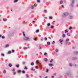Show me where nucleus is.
<instances>
[{
    "mask_svg": "<svg viewBox=\"0 0 78 78\" xmlns=\"http://www.w3.org/2000/svg\"><path fill=\"white\" fill-rule=\"evenodd\" d=\"M69 14L68 12H66V13H65L62 15V17H66V16H67L68 15H69Z\"/></svg>",
    "mask_w": 78,
    "mask_h": 78,
    "instance_id": "1",
    "label": "nucleus"
},
{
    "mask_svg": "<svg viewBox=\"0 0 78 78\" xmlns=\"http://www.w3.org/2000/svg\"><path fill=\"white\" fill-rule=\"evenodd\" d=\"M23 39L25 41H30V38H29V37H24L23 38Z\"/></svg>",
    "mask_w": 78,
    "mask_h": 78,
    "instance_id": "2",
    "label": "nucleus"
},
{
    "mask_svg": "<svg viewBox=\"0 0 78 78\" xmlns=\"http://www.w3.org/2000/svg\"><path fill=\"white\" fill-rule=\"evenodd\" d=\"M75 2V0H73L72 2V3L71 4V6L73 7V3Z\"/></svg>",
    "mask_w": 78,
    "mask_h": 78,
    "instance_id": "3",
    "label": "nucleus"
},
{
    "mask_svg": "<svg viewBox=\"0 0 78 78\" xmlns=\"http://www.w3.org/2000/svg\"><path fill=\"white\" fill-rule=\"evenodd\" d=\"M59 41L60 42V43H62V42H63V40H62L60 39L59 40Z\"/></svg>",
    "mask_w": 78,
    "mask_h": 78,
    "instance_id": "4",
    "label": "nucleus"
},
{
    "mask_svg": "<svg viewBox=\"0 0 78 78\" xmlns=\"http://www.w3.org/2000/svg\"><path fill=\"white\" fill-rule=\"evenodd\" d=\"M74 53L75 55H77V54L78 53V52L76 51H75L74 52Z\"/></svg>",
    "mask_w": 78,
    "mask_h": 78,
    "instance_id": "5",
    "label": "nucleus"
},
{
    "mask_svg": "<svg viewBox=\"0 0 78 78\" xmlns=\"http://www.w3.org/2000/svg\"><path fill=\"white\" fill-rule=\"evenodd\" d=\"M10 53H11V51H8V52L7 53V54H10Z\"/></svg>",
    "mask_w": 78,
    "mask_h": 78,
    "instance_id": "6",
    "label": "nucleus"
},
{
    "mask_svg": "<svg viewBox=\"0 0 78 78\" xmlns=\"http://www.w3.org/2000/svg\"><path fill=\"white\" fill-rule=\"evenodd\" d=\"M76 59H77L76 57H73V60H76Z\"/></svg>",
    "mask_w": 78,
    "mask_h": 78,
    "instance_id": "7",
    "label": "nucleus"
},
{
    "mask_svg": "<svg viewBox=\"0 0 78 78\" xmlns=\"http://www.w3.org/2000/svg\"><path fill=\"white\" fill-rule=\"evenodd\" d=\"M44 61L45 62H47V61H48V59L47 58H45L44 59Z\"/></svg>",
    "mask_w": 78,
    "mask_h": 78,
    "instance_id": "8",
    "label": "nucleus"
},
{
    "mask_svg": "<svg viewBox=\"0 0 78 78\" xmlns=\"http://www.w3.org/2000/svg\"><path fill=\"white\" fill-rule=\"evenodd\" d=\"M53 64H49V66H50V67H52V66H53Z\"/></svg>",
    "mask_w": 78,
    "mask_h": 78,
    "instance_id": "9",
    "label": "nucleus"
},
{
    "mask_svg": "<svg viewBox=\"0 0 78 78\" xmlns=\"http://www.w3.org/2000/svg\"><path fill=\"white\" fill-rule=\"evenodd\" d=\"M69 19H73V16H69Z\"/></svg>",
    "mask_w": 78,
    "mask_h": 78,
    "instance_id": "10",
    "label": "nucleus"
},
{
    "mask_svg": "<svg viewBox=\"0 0 78 78\" xmlns=\"http://www.w3.org/2000/svg\"><path fill=\"white\" fill-rule=\"evenodd\" d=\"M36 62L37 64H39V60H37L36 61Z\"/></svg>",
    "mask_w": 78,
    "mask_h": 78,
    "instance_id": "11",
    "label": "nucleus"
},
{
    "mask_svg": "<svg viewBox=\"0 0 78 78\" xmlns=\"http://www.w3.org/2000/svg\"><path fill=\"white\" fill-rule=\"evenodd\" d=\"M47 45H50V42H48L47 43Z\"/></svg>",
    "mask_w": 78,
    "mask_h": 78,
    "instance_id": "12",
    "label": "nucleus"
},
{
    "mask_svg": "<svg viewBox=\"0 0 78 78\" xmlns=\"http://www.w3.org/2000/svg\"><path fill=\"white\" fill-rule=\"evenodd\" d=\"M22 73H23L24 74L25 73V71L24 70H23L22 71Z\"/></svg>",
    "mask_w": 78,
    "mask_h": 78,
    "instance_id": "13",
    "label": "nucleus"
},
{
    "mask_svg": "<svg viewBox=\"0 0 78 78\" xmlns=\"http://www.w3.org/2000/svg\"><path fill=\"white\" fill-rule=\"evenodd\" d=\"M34 41H37V37L35 38H34Z\"/></svg>",
    "mask_w": 78,
    "mask_h": 78,
    "instance_id": "14",
    "label": "nucleus"
},
{
    "mask_svg": "<svg viewBox=\"0 0 78 78\" xmlns=\"http://www.w3.org/2000/svg\"><path fill=\"white\" fill-rule=\"evenodd\" d=\"M9 67H12V65L11 64H9Z\"/></svg>",
    "mask_w": 78,
    "mask_h": 78,
    "instance_id": "15",
    "label": "nucleus"
},
{
    "mask_svg": "<svg viewBox=\"0 0 78 78\" xmlns=\"http://www.w3.org/2000/svg\"><path fill=\"white\" fill-rule=\"evenodd\" d=\"M65 36H66V35H65L64 34H63L62 35V37H65Z\"/></svg>",
    "mask_w": 78,
    "mask_h": 78,
    "instance_id": "16",
    "label": "nucleus"
},
{
    "mask_svg": "<svg viewBox=\"0 0 78 78\" xmlns=\"http://www.w3.org/2000/svg\"><path fill=\"white\" fill-rule=\"evenodd\" d=\"M63 2L62 1H61L60 2V4H62V3H63Z\"/></svg>",
    "mask_w": 78,
    "mask_h": 78,
    "instance_id": "17",
    "label": "nucleus"
},
{
    "mask_svg": "<svg viewBox=\"0 0 78 78\" xmlns=\"http://www.w3.org/2000/svg\"><path fill=\"white\" fill-rule=\"evenodd\" d=\"M34 5H33V6H31V9H34Z\"/></svg>",
    "mask_w": 78,
    "mask_h": 78,
    "instance_id": "18",
    "label": "nucleus"
},
{
    "mask_svg": "<svg viewBox=\"0 0 78 78\" xmlns=\"http://www.w3.org/2000/svg\"><path fill=\"white\" fill-rule=\"evenodd\" d=\"M50 62H51V63L53 62V59H51V60L50 61Z\"/></svg>",
    "mask_w": 78,
    "mask_h": 78,
    "instance_id": "19",
    "label": "nucleus"
},
{
    "mask_svg": "<svg viewBox=\"0 0 78 78\" xmlns=\"http://www.w3.org/2000/svg\"><path fill=\"white\" fill-rule=\"evenodd\" d=\"M2 39H5V36H3L2 37Z\"/></svg>",
    "mask_w": 78,
    "mask_h": 78,
    "instance_id": "20",
    "label": "nucleus"
},
{
    "mask_svg": "<svg viewBox=\"0 0 78 78\" xmlns=\"http://www.w3.org/2000/svg\"><path fill=\"white\" fill-rule=\"evenodd\" d=\"M9 47V44H6L5 46V47Z\"/></svg>",
    "mask_w": 78,
    "mask_h": 78,
    "instance_id": "21",
    "label": "nucleus"
},
{
    "mask_svg": "<svg viewBox=\"0 0 78 78\" xmlns=\"http://www.w3.org/2000/svg\"><path fill=\"white\" fill-rule=\"evenodd\" d=\"M16 66L17 67L19 68V65H17Z\"/></svg>",
    "mask_w": 78,
    "mask_h": 78,
    "instance_id": "22",
    "label": "nucleus"
},
{
    "mask_svg": "<svg viewBox=\"0 0 78 78\" xmlns=\"http://www.w3.org/2000/svg\"><path fill=\"white\" fill-rule=\"evenodd\" d=\"M1 55V56H5V55L3 53H2Z\"/></svg>",
    "mask_w": 78,
    "mask_h": 78,
    "instance_id": "23",
    "label": "nucleus"
},
{
    "mask_svg": "<svg viewBox=\"0 0 78 78\" xmlns=\"http://www.w3.org/2000/svg\"><path fill=\"white\" fill-rule=\"evenodd\" d=\"M24 69H26V70H27V69H28V68H27V67L25 66L24 68Z\"/></svg>",
    "mask_w": 78,
    "mask_h": 78,
    "instance_id": "24",
    "label": "nucleus"
},
{
    "mask_svg": "<svg viewBox=\"0 0 78 78\" xmlns=\"http://www.w3.org/2000/svg\"><path fill=\"white\" fill-rule=\"evenodd\" d=\"M47 25L48 26V27H49V26L50 25V23H48L47 24Z\"/></svg>",
    "mask_w": 78,
    "mask_h": 78,
    "instance_id": "25",
    "label": "nucleus"
},
{
    "mask_svg": "<svg viewBox=\"0 0 78 78\" xmlns=\"http://www.w3.org/2000/svg\"><path fill=\"white\" fill-rule=\"evenodd\" d=\"M31 66H33V65H34V63L33 62H31Z\"/></svg>",
    "mask_w": 78,
    "mask_h": 78,
    "instance_id": "26",
    "label": "nucleus"
},
{
    "mask_svg": "<svg viewBox=\"0 0 78 78\" xmlns=\"http://www.w3.org/2000/svg\"><path fill=\"white\" fill-rule=\"evenodd\" d=\"M39 31V30H37L36 31V33H38Z\"/></svg>",
    "mask_w": 78,
    "mask_h": 78,
    "instance_id": "27",
    "label": "nucleus"
},
{
    "mask_svg": "<svg viewBox=\"0 0 78 78\" xmlns=\"http://www.w3.org/2000/svg\"><path fill=\"white\" fill-rule=\"evenodd\" d=\"M6 71L5 70H4L3 71V73H6Z\"/></svg>",
    "mask_w": 78,
    "mask_h": 78,
    "instance_id": "28",
    "label": "nucleus"
},
{
    "mask_svg": "<svg viewBox=\"0 0 78 78\" xmlns=\"http://www.w3.org/2000/svg\"><path fill=\"white\" fill-rule=\"evenodd\" d=\"M51 28H54V26H51Z\"/></svg>",
    "mask_w": 78,
    "mask_h": 78,
    "instance_id": "29",
    "label": "nucleus"
},
{
    "mask_svg": "<svg viewBox=\"0 0 78 78\" xmlns=\"http://www.w3.org/2000/svg\"><path fill=\"white\" fill-rule=\"evenodd\" d=\"M23 36H25V33H24V32H23Z\"/></svg>",
    "mask_w": 78,
    "mask_h": 78,
    "instance_id": "30",
    "label": "nucleus"
},
{
    "mask_svg": "<svg viewBox=\"0 0 78 78\" xmlns=\"http://www.w3.org/2000/svg\"><path fill=\"white\" fill-rule=\"evenodd\" d=\"M44 12H45V13H46L47 12V10H45L44 11Z\"/></svg>",
    "mask_w": 78,
    "mask_h": 78,
    "instance_id": "31",
    "label": "nucleus"
},
{
    "mask_svg": "<svg viewBox=\"0 0 78 78\" xmlns=\"http://www.w3.org/2000/svg\"><path fill=\"white\" fill-rule=\"evenodd\" d=\"M69 41V39H66V42H67V41Z\"/></svg>",
    "mask_w": 78,
    "mask_h": 78,
    "instance_id": "32",
    "label": "nucleus"
},
{
    "mask_svg": "<svg viewBox=\"0 0 78 78\" xmlns=\"http://www.w3.org/2000/svg\"><path fill=\"white\" fill-rule=\"evenodd\" d=\"M37 6V4H34V6Z\"/></svg>",
    "mask_w": 78,
    "mask_h": 78,
    "instance_id": "33",
    "label": "nucleus"
},
{
    "mask_svg": "<svg viewBox=\"0 0 78 78\" xmlns=\"http://www.w3.org/2000/svg\"><path fill=\"white\" fill-rule=\"evenodd\" d=\"M3 20L4 21H6V20H7V19H5V18H3Z\"/></svg>",
    "mask_w": 78,
    "mask_h": 78,
    "instance_id": "34",
    "label": "nucleus"
},
{
    "mask_svg": "<svg viewBox=\"0 0 78 78\" xmlns=\"http://www.w3.org/2000/svg\"><path fill=\"white\" fill-rule=\"evenodd\" d=\"M72 27H69V30H72Z\"/></svg>",
    "mask_w": 78,
    "mask_h": 78,
    "instance_id": "35",
    "label": "nucleus"
},
{
    "mask_svg": "<svg viewBox=\"0 0 78 78\" xmlns=\"http://www.w3.org/2000/svg\"><path fill=\"white\" fill-rule=\"evenodd\" d=\"M55 51L56 52H58V49H55Z\"/></svg>",
    "mask_w": 78,
    "mask_h": 78,
    "instance_id": "36",
    "label": "nucleus"
},
{
    "mask_svg": "<svg viewBox=\"0 0 78 78\" xmlns=\"http://www.w3.org/2000/svg\"><path fill=\"white\" fill-rule=\"evenodd\" d=\"M46 55H47V53L46 52L44 53V56H45Z\"/></svg>",
    "mask_w": 78,
    "mask_h": 78,
    "instance_id": "37",
    "label": "nucleus"
},
{
    "mask_svg": "<svg viewBox=\"0 0 78 78\" xmlns=\"http://www.w3.org/2000/svg\"><path fill=\"white\" fill-rule=\"evenodd\" d=\"M39 49H41L42 48L41 47V46H39Z\"/></svg>",
    "mask_w": 78,
    "mask_h": 78,
    "instance_id": "38",
    "label": "nucleus"
},
{
    "mask_svg": "<svg viewBox=\"0 0 78 78\" xmlns=\"http://www.w3.org/2000/svg\"><path fill=\"white\" fill-rule=\"evenodd\" d=\"M16 73L15 72H13V75H15V74H16Z\"/></svg>",
    "mask_w": 78,
    "mask_h": 78,
    "instance_id": "39",
    "label": "nucleus"
},
{
    "mask_svg": "<svg viewBox=\"0 0 78 78\" xmlns=\"http://www.w3.org/2000/svg\"><path fill=\"white\" fill-rule=\"evenodd\" d=\"M37 2H38L39 3H40V0H37Z\"/></svg>",
    "mask_w": 78,
    "mask_h": 78,
    "instance_id": "40",
    "label": "nucleus"
},
{
    "mask_svg": "<svg viewBox=\"0 0 78 78\" xmlns=\"http://www.w3.org/2000/svg\"><path fill=\"white\" fill-rule=\"evenodd\" d=\"M18 0H14V2H18Z\"/></svg>",
    "mask_w": 78,
    "mask_h": 78,
    "instance_id": "41",
    "label": "nucleus"
},
{
    "mask_svg": "<svg viewBox=\"0 0 78 78\" xmlns=\"http://www.w3.org/2000/svg\"><path fill=\"white\" fill-rule=\"evenodd\" d=\"M53 75L54 76H55V75H56V73H54Z\"/></svg>",
    "mask_w": 78,
    "mask_h": 78,
    "instance_id": "42",
    "label": "nucleus"
},
{
    "mask_svg": "<svg viewBox=\"0 0 78 78\" xmlns=\"http://www.w3.org/2000/svg\"><path fill=\"white\" fill-rule=\"evenodd\" d=\"M48 72V69H46V72Z\"/></svg>",
    "mask_w": 78,
    "mask_h": 78,
    "instance_id": "43",
    "label": "nucleus"
},
{
    "mask_svg": "<svg viewBox=\"0 0 78 78\" xmlns=\"http://www.w3.org/2000/svg\"><path fill=\"white\" fill-rule=\"evenodd\" d=\"M13 72H14L15 71V69L13 68V70H12Z\"/></svg>",
    "mask_w": 78,
    "mask_h": 78,
    "instance_id": "44",
    "label": "nucleus"
},
{
    "mask_svg": "<svg viewBox=\"0 0 78 78\" xmlns=\"http://www.w3.org/2000/svg\"><path fill=\"white\" fill-rule=\"evenodd\" d=\"M49 18H50V19H52V16H50Z\"/></svg>",
    "mask_w": 78,
    "mask_h": 78,
    "instance_id": "45",
    "label": "nucleus"
},
{
    "mask_svg": "<svg viewBox=\"0 0 78 78\" xmlns=\"http://www.w3.org/2000/svg\"><path fill=\"white\" fill-rule=\"evenodd\" d=\"M65 33H68V31L67 30H65Z\"/></svg>",
    "mask_w": 78,
    "mask_h": 78,
    "instance_id": "46",
    "label": "nucleus"
},
{
    "mask_svg": "<svg viewBox=\"0 0 78 78\" xmlns=\"http://www.w3.org/2000/svg\"><path fill=\"white\" fill-rule=\"evenodd\" d=\"M35 68H36V69H38V67H37V66H36V67H35Z\"/></svg>",
    "mask_w": 78,
    "mask_h": 78,
    "instance_id": "47",
    "label": "nucleus"
},
{
    "mask_svg": "<svg viewBox=\"0 0 78 78\" xmlns=\"http://www.w3.org/2000/svg\"><path fill=\"white\" fill-rule=\"evenodd\" d=\"M62 8H64V5H62Z\"/></svg>",
    "mask_w": 78,
    "mask_h": 78,
    "instance_id": "48",
    "label": "nucleus"
},
{
    "mask_svg": "<svg viewBox=\"0 0 78 78\" xmlns=\"http://www.w3.org/2000/svg\"><path fill=\"white\" fill-rule=\"evenodd\" d=\"M67 36H70V34H69V33H68L67 34Z\"/></svg>",
    "mask_w": 78,
    "mask_h": 78,
    "instance_id": "49",
    "label": "nucleus"
},
{
    "mask_svg": "<svg viewBox=\"0 0 78 78\" xmlns=\"http://www.w3.org/2000/svg\"><path fill=\"white\" fill-rule=\"evenodd\" d=\"M23 49L24 50H25L26 49V48L25 47H23Z\"/></svg>",
    "mask_w": 78,
    "mask_h": 78,
    "instance_id": "50",
    "label": "nucleus"
},
{
    "mask_svg": "<svg viewBox=\"0 0 78 78\" xmlns=\"http://www.w3.org/2000/svg\"><path fill=\"white\" fill-rule=\"evenodd\" d=\"M21 72V71H20V70H18V72Z\"/></svg>",
    "mask_w": 78,
    "mask_h": 78,
    "instance_id": "51",
    "label": "nucleus"
},
{
    "mask_svg": "<svg viewBox=\"0 0 78 78\" xmlns=\"http://www.w3.org/2000/svg\"><path fill=\"white\" fill-rule=\"evenodd\" d=\"M69 66H72V64H69Z\"/></svg>",
    "mask_w": 78,
    "mask_h": 78,
    "instance_id": "52",
    "label": "nucleus"
},
{
    "mask_svg": "<svg viewBox=\"0 0 78 78\" xmlns=\"http://www.w3.org/2000/svg\"><path fill=\"white\" fill-rule=\"evenodd\" d=\"M23 64H25V62H23Z\"/></svg>",
    "mask_w": 78,
    "mask_h": 78,
    "instance_id": "53",
    "label": "nucleus"
},
{
    "mask_svg": "<svg viewBox=\"0 0 78 78\" xmlns=\"http://www.w3.org/2000/svg\"><path fill=\"white\" fill-rule=\"evenodd\" d=\"M31 70H33V68H31Z\"/></svg>",
    "mask_w": 78,
    "mask_h": 78,
    "instance_id": "54",
    "label": "nucleus"
},
{
    "mask_svg": "<svg viewBox=\"0 0 78 78\" xmlns=\"http://www.w3.org/2000/svg\"><path fill=\"white\" fill-rule=\"evenodd\" d=\"M45 40H46V41H47V38L46 37H45Z\"/></svg>",
    "mask_w": 78,
    "mask_h": 78,
    "instance_id": "55",
    "label": "nucleus"
},
{
    "mask_svg": "<svg viewBox=\"0 0 78 78\" xmlns=\"http://www.w3.org/2000/svg\"><path fill=\"white\" fill-rule=\"evenodd\" d=\"M12 52L13 53V52H14V50H12Z\"/></svg>",
    "mask_w": 78,
    "mask_h": 78,
    "instance_id": "56",
    "label": "nucleus"
},
{
    "mask_svg": "<svg viewBox=\"0 0 78 78\" xmlns=\"http://www.w3.org/2000/svg\"><path fill=\"white\" fill-rule=\"evenodd\" d=\"M27 78H28L29 77V76L28 75L27 76Z\"/></svg>",
    "mask_w": 78,
    "mask_h": 78,
    "instance_id": "57",
    "label": "nucleus"
},
{
    "mask_svg": "<svg viewBox=\"0 0 78 78\" xmlns=\"http://www.w3.org/2000/svg\"><path fill=\"white\" fill-rule=\"evenodd\" d=\"M48 39H51V38L50 37H48Z\"/></svg>",
    "mask_w": 78,
    "mask_h": 78,
    "instance_id": "58",
    "label": "nucleus"
},
{
    "mask_svg": "<svg viewBox=\"0 0 78 78\" xmlns=\"http://www.w3.org/2000/svg\"><path fill=\"white\" fill-rule=\"evenodd\" d=\"M54 78V76H52V78Z\"/></svg>",
    "mask_w": 78,
    "mask_h": 78,
    "instance_id": "59",
    "label": "nucleus"
},
{
    "mask_svg": "<svg viewBox=\"0 0 78 78\" xmlns=\"http://www.w3.org/2000/svg\"><path fill=\"white\" fill-rule=\"evenodd\" d=\"M40 78H42V76H40Z\"/></svg>",
    "mask_w": 78,
    "mask_h": 78,
    "instance_id": "60",
    "label": "nucleus"
},
{
    "mask_svg": "<svg viewBox=\"0 0 78 78\" xmlns=\"http://www.w3.org/2000/svg\"><path fill=\"white\" fill-rule=\"evenodd\" d=\"M2 36V35H0V37H1Z\"/></svg>",
    "mask_w": 78,
    "mask_h": 78,
    "instance_id": "61",
    "label": "nucleus"
},
{
    "mask_svg": "<svg viewBox=\"0 0 78 78\" xmlns=\"http://www.w3.org/2000/svg\"><path fill=\"white\" fill-rule=\"evenodd\" d=\"M76 66V65L75 64V65H74V66Z\"/></svg>",
    "mask_w": 78,
    "mask_h": 78,
    "instance_id": "62",
    "label": "nucleus"
},
{
    "mask_svg": "<svg viewBox=\"0 0 78 78\" xmlns=\"http://www.w3.org/2000/svg\"><path fill=\"white\" fill-rule=\"evenodd\" d=\"M33 23H35V22L34 21H33Z\"/></svg>",
    "mask_w": 78,
    "mask_h": 78,
    "instance_id": "63",
    "label": "nucleus"
},
{
    "mask_svg": "<svg viewBox=\"0 0 78 78\" xmlns=\"http://www.w3.org/2000/svg\"><path fill=\"white\" fill-rule=\"evenodd\" d=\"M53 43H55V41H53Z\"/></svg>",
    "mask_w": 78,
    "mask_h": 78,
    "instance_id": "64",
    "label": "nucleus"
}]
</instances>
